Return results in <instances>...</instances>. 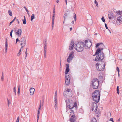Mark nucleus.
<instances>
[{
  "instance_id": "f257e3e1",
  "label": "nucleus",
  "mask_w": 122,
  "mask_h": 122,
  "mask_svg": "<svg viewBox=\"0 0 122 122\" xmlns=\"http://www.w3.org/2000/svg\"><path fill=\"white\" fill-rule=\"evenodd\" d=\"M66 102L67 106L70 109L76 110L77 107V103L76 102H75L74 104L73 101L69 99L67 100Z\"/></svg>"
},
{
  "instance_id": "f03ea898",
  "label": "nucleus",
  "mask_w": 122,
  "mask_h": 122,
  "mask_svg": "<svg viewBox=\"0 0 122 122\" xmlns=\"http://www.w3.org/2000/svg\"><path fill=\"white\" fill-rule=\"evenodd\" d=\"M75 49L78 51H82L84 47V44L83 42L75 43Z\"/></svg>"
},
{
  "instance_id": "7ed1b4c3",
  "label": "nucleus",
  "mask_w": 122,
  "mask_h": 122,
  "mask_svg": "<svg viewBox=\"0 0 122 122\" xmlns=\"http://www.w3.org/2000/svg\"><path fill=\"white\" fill-rule=\"evenodd\" d=\"M63 95L66 98L71 97L72 95L71 90V89H67L66 91H64V92Z\"/></svg>"
},
{
  "instance_id": "20e7f679",
  "label": "nucleus",
  "mask_w": 122,
  "mask_h": 122,
  "mask_svg": "<svg viewBox=\"0 0 122 122\" xmlns=\"http://www.w3.org/2000/svg\"><path fill=\"white\" fill-rule=\"evenodd\" d=\"M92 84L93 89H97L98 88L99 83L98 80L97 78H95L93 79Z\"/></svg>"
},
{
  "instance_id": "39448f33",
  "label": "nucleus",
  "mask_w": 122,
  "mask_h": 122,
  "mask_svg": "<svg viewBox=\"0 0 122 122\" xmlns=\"http://www.w3.org/2000/svg\"><path fill=\"white\" fill-rule=\"evenodd\" d=\"M96 68L97 70L100 71H102L104 70L105 67L104 64H99L97 63H96Z\"/></svg>"
},
{
  "instance_id": "423d86ee",
  "label": "nucleus",
  "mask_w": 122,
  "mask_h": 122,
  "mask_svg": "<svg viewBox=\"0 0 122 122\" xmlns=\"http://www.w3.org/2000/svg\"><path fill=\"white\" fill-rule=\"evenodd\" d=\"M104 54L103 52L101 53L99 55H98V56H97L94 61H100V60H102L104 58Z\"/></svg>"
},
{
  "instance_id": "0eeeda50",
  "label": "nucleus",
  "mask_w": 122,
  "mask_h": 122,
  "mask_svg": "<svg viewBox=\"0 0 122 122\" xmlns=\"http://www.w3.org/2000/svg\"><path fill=\"white\" fill-rule=\"evenodd\" d=\"M74 57V53L73 52H71L70 54L68 57L67 59L68 63H70Z\"/></svg>"
},
{
  "instance_id": "6e6552de",
  "label": "nucleus",
  "mask_w": 122,
  "mask_h": 122,
  "mask_svg": "<svg viewBox=\"0 0 122 122\" xmlns=\"http://www.w3.org/2000/svg\"><path fill=\"white\" fill-rule=\"evenodd\" d=\"M85 46H84V47L86 49H88L92 45V43L90 40L88 41L87 40L85 41Z\"/></svg>"
},
{
  "instance_id": "1a4fd4ad",
  "label": "nucleus",
  "mask_w": 122,
  "mask_h": 122,
  "mask_svg": "<svg viewBox=\"0 0 122 122\" xmlns=\"http://www.w3.org/2000/svg\"><path fill=\"white\" fill-rule=\"evenodd\" d=\"M76 15V14L74 13L73 10H71L70 12L68 9L66 10L65 11V14L64 15Z\"/></svg>"
},
{
  "instance_id": "9d476101",
  "label": "nucleus",
  "mask_w": 122,
  "mask_h": 122,
  "mask_svg": "<svg viewBox=\"0 0 122 122\" xmlns=\"http://www.w3.org/2000/svg\"><path fill=\"white\" fill-rule=\"evenodd\" d=\"M20 45L21 46V48H23L26 45V41L25 37H22L20 40Z\"/></svg>"
},
{
  "instance_id": "9b49d317",
  "label": "nucleus",
  "mask_w": 122,
  "mask_h": 122,
  "mask_svg": "<svg viewBox=\"0 0 122 122\" xmlns=\"http://www.w3.org/2000/svg\"><path fill=\"white\" fill-rule=\"evenodd\" d=\"M97 104L95 102H93L92 107V110L94 112H96L97 110Z\"/></svg>"
},
{
  "instance_id": "f8f14e48",
  "label": "nucleus",
  "mask_w": 122,
  "mask_h": 122,
  "mask_svg": "<svg viewBox=\"0 0 122 122\" xmlns=\"http://www.w3.org/2000/svg\"><path fill=\"white\" fill-rule=\"evenodd\" d=\"M117 22V24L118 25L122 24V16H120L118 18Z\"/></svg>"
},
{
  "instance_id": "ddd939ff",
  "label": "nucleus",
  "mask_w": 122,
  "mask_h": 122,
  "mask_svg": "<svg viewBox=\"0 0 122 122\" xmlns=\"http://www.w3.org/2000/svg\"><path fill=\"white\" fill-rule=\"evenodd\" d=\"M98 96H96L95 95L92 96L93 100L97 103L99 101L100 99V96H99V97Z\"/></svg>"
},
{
  "instance_id": "4468645a",
  "label": "nucleus",
  "mask_w": 122,
  "mask_h": 122,
  "mask_svg": "<svg viewBox=\"0 0 122 122\" xmlns=\"http://www.w3.org/2000/svg\"><path fill=\"white\" fill-rule=\"evenodd\" d=\"M75 43H74V42L73 41H71L70 43L69 47V49L70 50H71L73 49V47L75 48Z\"/></svg>"
},
{
  "instance_id": "2eb2a0df",
  "label": "nucleus",
  "mask_w": 122,
  "mask_h": 122,
  "mask_svg": "<svg viewBox=\"0 0 122 122\" xmlns=\"http://www.w3.org/2000/svg\"><path fill=\"white\" fill-rule=\"evenodd\" d=\"M22 33V30L21 28L18 29L17 32H15L16 35H18L19 36H20Z\"/></svg>"
},
{
  "instance_id": "dca6fc26",
  "label": "nucleus",
  "mask_w": 122,
  "mask_h": 122,
  "mask_svg": "<svg viewBox=\"0 0 122 122\" xmlns=\"http://www.w3.org/2000/svg\"><path fill=\"white\" fill-rule=\"evenodd\" d=\"M96 95V96H98V97L100 96V93L98 90H96L92 94L93 95Z\"/></svg>"
},
{
  "instance_id": "f3484780",
  "label": "nucleus",
  "mask_w": 122,
  "mask_h": 122,
  "mask_svg": "<svg viewBox=\"0 0 122 122\" xmlns=\"http://www.w3.org/2000/svg\"><path fill=\"white\" fill-rule=\"evenodd\" d=\"M69 64H66V69L65 70V73H67L69 71L70 69L69 67Z\"/></svg>"
},
{
  "instance_id": "a211bd4d",
  "label": "nucleus",
  "mask_w": 122,
  "mask_h": 122,
  "mask_svg": "<svg viewBox=\"0 0 122 122\" xmlns=\"http://www.w3.org/2000/svg\"><path fill=\"white\" fill-rule=\"evenodd\" d=\"M30 95H33L34 94L35 91V89L34 88H30Z\"/></svg>"
},
{
  "instance_id": "6ab92c4d",
  "label": "nucleus",
  "mask_w": 122,
  "mask_h": 122,
  "mask_svg": "<svg viewBox=\"0 0 122 122\" xmlns=\"http://www.w3.org/2000/svg\"><path fill=\"white\" fill-rule=\"evenodd\" d=\"M103 50L102 48H98L97 50L95 52V55L98 54L101 52V51Z\"/></svg>"
},
{
  "instance_id": "aec40b11",
  "label": "nucleus",
  "mask_w": 122,
  "mask_h": 122,
  "mask_svg": "<svg viewBox=\"0 0 122 122\" xmlns=\"http://www.w3.org/2000/svg\"><path fill=\"white\" fill-rule=\"evenodd\" d=\"M75 116H71L70 118V121L71 122H74L75 121Z\"/></svg>"
},
{
  "instance_id": "412c9836",
  "label": "nucleus",
  "mask_w": 122,
  "mask_h": 122,
  "mask_svg": "<svg viewBox=\"0 0 122 122\" xmlns=\"http://www.w3.org/2000/svg\"><path fill=\"white\" fill-rule=\"evenodd\" d=\"M70 83V79H66V80L65 84L67 86L69 85Z\"/></svg>"
},
{
  "instance_id": "4be33fe9",
  "label": "nucleus",
  "mask_w": 122,
  "mask_h": 122,
  "mask_svg": "<svg viewBox=\"0 0 122 122\" xmlns=\"http://www.w3.org/2000/svg\"><path fill=\"white\" fill-rule=\"evenodd\" d=\"M114 10L109 11L108 12V15H114Z\"/></svg>"
},
{
  "instance_id": "5701e85b",
  "label": "nucleus",
  "mask_w": 122,
  "mask_h": 122,
  "mask_svg": "<svg viewBox=\"0 0 122 122\" xmlns=\"http://www.w3.org/2000/svg\"><path fill=\"white\" fill-rule=\"evenodd\" d=\"M71 111L70 113V115L71 116H75L74 114V110H75L74 109H72V110H70Z\"/></svg>"
},
{
  "instance_id": "b1692460",
  "label": "nucleus",
  "mask_w": 122,
  "mask_h": 122,
  "mask_svg": "<svg viewBox=\"0 0 122 122\" xmlns=\"http://www.w3.org/2000/svg\"><path fill=\"white\" fill-rule=\"evenodd\" d=\"M115 13L118 15H122V10L121 11L120 10L116 11Z\"/></svg>"
},
{
  "instance_id": "393cba45",
  "label": "nucleus",
  "mask_w": 122,
  "mask_h": 122,
  "mask_svg": "<svg viewBox=\"0 0 122 122\" xmlns=\"http://www.w3.org/2000/svg\"><path fill=\"white\" fill-rule=\"evenodd\" d=\"M5 53H6L7 52V47H8V44L7 41V39H6L5 44Z\"/></svg>"
},
{
  "instance_id": "a878e982",
  "label": "nucleus",
  "mask_w": 122,
  "mask_h": 122,
  "mask_svg": "<svg viewBox=\"0 0 122 122\" xmlns=\"http://www.w3.org/2000/svg\"><path fill=\"white\" fill-rule=\"evenodd\" d=\"M65 76L66 80V79H70L69 76L68 74V73H65Z\"/></svg>"
},
{
  "instance_id": "bb28decb",
  "label": "nucleus",
  "mask_w": 122,
  "mask_h": 122,
  "mask_svg": "<svg viewBox=\"0 0 122 122\" xmlns=\"http://www.w3.org/2000/svg\"><path fill=\"white\" fill-rule=\"evenodd\" d=\"M24 19L22 20V21L23 22V23L24 24H26V19L25 16H24Z\"/></svg>"
},
{
  "instance_id": "cd10ccee",
  "label": "nucleus",
  "mask_w": 122,
  "mask_h": 122,
  "mask_svg": "<svg viewBox=\"0 0 122 122\" xmlns=\"http://www.w3.org/2000/svg\"><path fill=\"white\" fill-rule=\"evenodd\" d=\"M91 122H97V120L95 118H92Z\"/></svg>"
},
{
  "instance_id": "c85d7f7f",
  "label": "nucleus",
  "mask_w": 122,
  "mask_h": 122,
  "mask_svg": "<svg viewBox=\"0 0 122 122\" xmlns=\"http://www.w3.org/2000/svg\"><path fill=\"white\" fill-rule=\"evenodd\" d=\"M108 18L110 19H112L114 18V16H108Z\"/></svg>"
},
{
  "instance_id": "c756f323",
  "label": "nucleus",
  "mask_w": 122,
  "mask_h": 122,
  "mask_svg": "<svg viewBox=\"0 0 122 122\" xmlns=\"http://www.w3.org/2000/svg\"><path fill=\"white\" fill-rule=\"evenodd\" d=\"M16 18V17H15L14 18V19L12 20L9 23V26H10V25L13 22H14V21H15V19Z\"/></svg>"
},
{
  "instance_id": "7c9ffc66",
  "label": "nucleus",
  "mask_w": 122,
  "mask_h": 122,
  "mask_svg": "<svg viewBox=\"0 0 122 122\" xmlns=\"http://www.w3.org/2000/svg\"><path fill=\"white\" fill-rule=\"evenodd\" d=\"M20 86H19L18 89V91L17 92L18 94L19 95L20 93Z\"/></svg>"
},
{
  "instance_id": "2f4dec72",
  "label": "nucleus",
  "mask_w": 122,
  "mask_h": 122,
  "mask_svg": "<svg viewBox=\"0 0 122 122\" xmlns=\"http://www.w3.org/2000/svg\"><path fill=\"white\" fill-rule=\"evenodd\" d=\"M103 43H97L96 46V48H97L101 44H102Z\"/></svg>"
},
{
  "instance_id": "473e14b6",
  "label": "nucleus",
  "mask_w": 122,
  "mask_h": 122,
  "mask_svg": "<svg viewBox=\"0 0 122 122\" xmlns=\"http://www.w3.org/2000/svg\"><path fill=\"white\" fill-rule=\"evenodd\" d=\"M13 91L15 93V95H16V87H15L13 88Z\"/></svg>"
},
{
  "instance_id": "72a5a7b5",
  "label": "nucleus",
  "mask_w": 122,
  "mask_h": 122,
  "mask_svg": "<svg viewBox=\"0 0 122 122\" xmlns=\"http://www.w3.org/2000/svg\"><path fill=\"white\" fill-rule=\"evenodd\" d=\"M101 75H102V73H99L98 76L101 79H102L103 78V77L102 76H101Z\"/></svg>"
},
{
  "instance_id": "f704fd0d",
  "label": "nucleus",
  "mask_w": 122,
  "mask_h": 122,
  "mask_svg": "<svg viewBox=\"0 0 122 122\" xmlns=\"http://www.w3.org/2000/svg\"><path fill=\"white\" fill-rule=\"evenodd\" d=\"M55 16H53L52 17V23L53 24V23H54V19L55 18Z\"/></svg>"
},
{
  "instance_id": "c9c22d12",
  "label": "nucleus",
  "mask_w": 122,
  "mask_h": 122,
  "mask_svg": "<svg viewBox=\"0 0 122 122\" xmlns=\"http://www.w3.org/2000/svg\"><path fill=\"white\" fill-rule=\"evenodd\" d=\"M41 103H40V105L39 106V107L38 109V113H40V111L41 110Z\"/></svg>"
},
{
  "instance_id": "e433bc0d",
  "label": "nucleus",
  "mask_w": 122,
  "mask_h": 122,
  "mask_svg": "<svg viewBox=\"0 0 122 122\" xmlns=\"http://www.w3.org/2000/svg\"><path fill=\"white\" fill-rule=\"evenodd\" d=\"M35 16H31V18L30 20L31 21L34 18H35Z\"/></svg>"
},
{
  "instance_id": "4c0bfd02",
  "label": "nucleus",
  "mask_w": 122,
  "mask_h": 122,
  "mask_svg": "<svg viewBox=\"0 0 122 122\" xmlns=\"http://www.w3.org/2000/svg\"><path fill=\"white\" fill-rule=\"evenodd\" d=\"M27 49H26L25 51V54L26 55V56H25V59L26 58V57L27 56Z\"/></svg>"
},
{
  "instance_id": "58836bf2",
  "label": "nucleus",
  "mask_w": 122,
  "mask_h": 122,
  "mask_svg": "<svg viewBox=\"0 0 122 122\" xmlns=\"http://www.w3.org/2000/svg\"><path fill=\"white\" fill-rule=\"evenodd\" d=\"M24 8L25 10L26 11V12H27L28 15H29V12L28 10L25 7H24Z\"/></svg>"
},
{
  "instance_id": "ea45409f",
  "label": "nucleus",
  "mask_w": 122,
  "mask_h": 122,
  "mask_svg": "<svg viewBox=\"0 0 122 122\" xmlns=\"http://www.w3.org/2000/svg\"><path fill=\"white\" fill-rule=\"evenodd\" d=\"M117 93L118 94H119V86H117Z\"/></svg>"
},
{
  "instance_id": "a19ab883",
  "label": "nucleus",
  "mask_w": 122,
  "mask_h": 122,
  "mask_svg": "<svg viewBox=\"0 0 122 122\" xmlns=\"http://www.w3.org/2000/svg\"><path fill=\"white\" fill-rule=\"evenodd\" d=\"M8 13L9 15H12V13L11 10H10L8 11Z\"/></svg>"
},
{
  "instance_id": "79ce46f5",
  "label": "nucleus",
  "mask_w": 122,
  "mask_h": 122,
  "mask_svg": "<svg viewBox=\"0 0 122 122\" xmlns=\"http://www.w3.org/2000/svg\"><path fill=\"white\" fill-rule=\"evenodd\" d=\"M101 20H102V21H103V22H105V19L104 18V17L102 16L101 18Z\"/></svg>"
},
{
  "instance_id": "37998d69",
  "label": "nucleus",
  "mask_w": 122,
  "mask_h": 122,
  "mask_svg": "<svg viewBox=\"0 0 122 122\" xmlns=\"http://www.w3.org/2000/svg\"><path fill=\"white\" fill-rule=\"evenodd\" d=\"M118 58L120 60H121L122 59V56L121 55H119L118 56Z\"/></svg>"
},
{
  "instance_id": "c03bdc74",
  "label": "nucleus",
  "mask_w": 122,
  "mask_h": 122,
  "mask_svg": "<svg viewBox=\"0 0 122 122\" xmlns=\"http://www.w3.org/2000/svg\"><path fill=\"white\" fill-rule=\"evenodd\" d=\"M94 3L95 4H96V6H97V7L98 6V4L97 3V1L96 0H95L94 1Z\"/></svg>"
},
{
  "instance_id": "a18cd8bd",
  "label": "nucleus",
  "mask_w": 122,
  "mask_h": 122,
  "mask_svg": "<svg viewBox=\"0 0 122 122\" xmlns=\"http://www.w3.org/2000/svg\"><path fill=\"white\" fill-rule=\"evenodd\" d=\"M13 30H11V31L10 32V36L12 38V32H13Z\"/></svg>"
},
{
  "instance_id": "49530a36",
  "label": "nucleus",
  "mask_w": 122,
  "mask_h": 122,
  "mask_svg": "<svg viewBox=\"0 0 122 122\" xmlns=\"http://www.w3.org/2000/svg\"><path fill=\"white\" fill-rule=\"evenodd\" d=\"M7 100L8 102V106L9 107V104L10 103V102L8 99H7Z\"/></svg>"
},
{
  "instance_id": "de8ad7c7",
  "label": "nucleus",
  "mask_w": 122,
  "mask_h": 122,
  "mask_svg": "<svg viewBox=\"0 0 122 122\" xmlns=\"http://www.w3.org/2000/svg\"><path fill=\"white\" fill-rule=\"evenodd\" d=\"M73 18L74 19V20L76 21V16H73Z\"/></svg>"
},
{
  "instance_id": "09e8293b",
  "label": "nucleus",
  "mask_w": 122,
  "mask_h": 122,
  "mask_svg": "<svg viewBox=\"0 0 122 122\" xmlns=\"http://www.w3.org/2000/svg\"><path fill=\"white\" fill-rule=\"evenodd\" d=\"M55 7H54V9H53V15H55Z\"/></svg>"
},
{
  "instance_id": "8fccbe9b",
  "label": "nucleus",
  "mask_w": 122,
  "mask_h": 122,
  "mask_svg": "<svg viewBox=\"0 0 122 122\" xmlns=\"http://www.w3.org/2000/svg\"><path fill=\"white\" fill-rule=\"evenodd\" d=\"M19 117H18L17 118V119L16 122H19Z\"/></svg>"
},
{
  "instance_id": "3c124183",
  "label": "nucleus",
  "mask_w": 122,
  "mask_h": 122,
  "mask_svg": "<svg viewBox=\"0 0 122 122\" xmlns=\"http://www.w3.org/2000/svg\"><path fill=\"white\" fill-rule=\"evenodd\" d=\"M55 108L56 110L57 109V107L56 104H55Z\"/></svg>"
},
{
  "instance_id": "603ef678",
  "label": "nucleus",
  "mask_w": 122,
  "mask_h": 122,
  "mask_svg": "<svg viewBox=\"0 0 122 122\" xmlns=\"http://www.w3.org/2000/svg\"><path fill=\"white\" fill-rule=\"evenodd\" d=\"M117 71L118 72H119V69L118 67H117Z\"/></svg>"
},
{
  "instance_id": "864d4df0",
  "label": "nucleus",
  "mask_w": 122,
  "mask_h": 122,
  "mask_svg": "<svg viewBox=\"0 0 122 122\" xmlns=\"http://www.w3.org/2000/svg\"><path fill=\"white\" fill-rule=\"evenodd\" d=\"M20 41L19 40V39H18V38H17L16 39V44L17 43V42L18 41Z\"/></svg>"
},
{
  "instance_id": "5fc2aeb1",
  "label": "nucleus",
  "mask_w": 122,
  "mask_h": 122,
  "mask_svg": "<svg viewBox=\"0 0 122 122\" xmlns=\"http://www.w3.org/2000/svg\"><path fill=\"white\" fill-rule=\"evenodd\" d=\"M105 26L106 27V29H108V28L107 26V24L106 23L105 24Z\"/></svg>"
},
{
  "instance_id": "6e6d98bb",
  "label": "nucleus",
  "mask_w": 122,
  "mask_h": 122,
  "mask_svg": "<svg viewBox=\"0 0 122 122\" xmlns=\"http://www.w3.org/2000/svg\"><path fill=\"white\" fill-rule=\"evenodd\" d=\"M44 57L45 58L46 57V53H44Z\"/></svg>"
},
{
  "instance_id": "4d7b16f0",
  "label": "nucleus",
  "mask_w": 122,
  "mask_h": 122,
  "mask_svg": "<svg viewBox=\"0 0 122 122\" xmlns=\"http://www.w3.org/2000/svg\"><path fill=\"white\" fill-rule=\"evenodd\" d=\"M46 49H44V53H46Z\"/></svg>"
},
{
  "instance_id": "13d9d810",
  "label": "nucleus",
  "mask_w": 122,
  "mask_h": 122,
  "mask_svg": "<svg viewBox=\"0 0 122 122\" xmlns=\"http://www.w3.org/2000/svg\"><path fill=\"white\" fill-rule=\"evenodd\" d=\"M110 121H113V119L112 118H111L110 119Z\"/></svg>"
},
{
  "instance_id": "bf43d9fd",
  "label": "nucleus",
  "mask_w": 122,
  "mask_h": 122,
  "mask_svg": "<svg viewBox=\"0 0 122 122\" xmlns=\"http://www.w3.org/2000/svg\"><path fill=\"white\" fill-rule=\"evenodd\" d=\"M4 79V76H1V80L3 81Z\"/></svg>"
},
{
  "instance_id": "052dcab7",
  "label": "nucleus",
  "mask_w": 122,
  "mask_h": 122,
  "mask_svg": "<svg viewBox=\"0 0 122 122\" xmlns=\"http://www.w3.org/2000/svg\"><path fill=\"white\" fill-rule=\"evenodd\" d=\"M66 16H65L64 17V22H63V23H64L65 20L66 19Z\"/></svg>"
},
{
  "instance_id": "680f3d73",
  "label": "nucleus",
  "mask_w": 122,
  "mask_h": 122,
  "mask_svg": "<svg viewBox=\"0 0 122 122\" xmlns=\"http://www.w3.org/2000/svg\"><path fill=\"white\" fill-rule=\"evenodd\" d=\"M46 45V41L45 42H44V46Z\"/></svg>"
},
{
  "instance_id": "e2e57ef3",
  "label": "nucleus",
  "mask_w": 122,
  "mask_h": 122,
  "mask_svg": "<svg viewBox=\"0 0 122 122\" xmlns=\"http://www.w3.org/2000/svg\"><path fill=\"white\" fill-rule=\"evenodd\" d=\"M39 115H40V113L38 112L37 117H39Z\"/></svg>"
},
{
  "instance_id": "0e129e2a",
  "label": "nucleus",
  "mask_w": 122,
  "mask_h": 122,
  "mask_svg": "<svg viewBox=\"0 0 122 122\" xmlns=\"http://www.w3.org/2000/svg\"><path fill=\"white\" fill-rule=\"evenodd\" d=\"M16 20L18 22V24H19L20 23V22H19V21L17 19H16Z\"/></svg>"
},
{
  "instance_id": "69168bd1",
  "label": "nucleus",
  "mask_w": 122,
  "mask_h": 122,
  "mask_svg": "<svg viewBox=\"0 0 122 122\" xmlns=\"http://www.w3.org/2000/svg\"><path fill=\"white\" fill-rule=\"evenodd\" d=\"M44 49H46V45L44 46Z\"/></svg>"
},
{
  "instance_id": "338daca9",
  "label": "nucleus",
  "mask_w": 122,
  "mask_h": 122,
  "mask_svg": "<svg viewBox=\"0 0 122 122\" xmlns=\"http://www.w3.org/2000/svg\"><path fill=\"white\" fill-rule=\"evenodd\" d=\"M20 55V52H19L18 53V54H17V56H19Z\"/></svg>"
},
{
  "instance_id": "774afa93",
  "label": "nucleus",
  "mask_w": 122,
  "mask_h": 122,
  "mask_svg": "<svg viewBox=\"0 0 122 122\" xmlns=\"http://www.w3.org/2000/svg\"><path fill=\"white\" fill-rule=\"evenodd\" d=\"M39 117H37V122H38V120L39 119Z\"/></svg>"
}]
</instances>
